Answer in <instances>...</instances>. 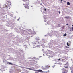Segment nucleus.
<instances>
[{
    "mask_svg": "<svg viewBox=\"0 0 73 73\" xmlns=\"http://www.w3.org/2000/svg\"><path fill=\"white\" fill-rule=\"evenodd\" d=\"M3 8H7L8 9H10V6H7L6 5H3Z\"/></svg>",
    "mask_w": 73,
    "mask_h": 73,
    "instance_id": "nucleus-1",
    "label": "nucleus"
},
{
    "mask_svg": "<svg viewBox=\"0 0 73 73\" xmlns=\"http://www.w3.org/2000/svg\"><path fill=\"white\" fill-rule=\"evenodd\" d=\"M37 72H42V73H47L48 72L42 71L41 70H38Z\"/></svg>",
    "mask_w": 73,
    "mask_h": 73,
    "instance_id": "nucleus-2",
    "label": "nucleus"
},
{
    "mask_svg": "<svg viewBox=\"0 0 73 73\" xmlns=\"http://www.w3.org/2000/svg\"><path fill=\"white\" fill-rule=\"evenodd\" d=\"M71 41H69L67 43V45L68 46H69V45H70L71 44Z\"/></svg>",
    "mask_w": 73,
    "mask_h": 73,
    "instance_id": "nucleus-3",
    "label": "nucleus"
},
{
    "mask_svg": "<svg viewBox=\"0 0 73 73\" xmlns=\"http://www.w3.org/2000/svg\"><path fill=\"white\" fill-rule=\"evenodd\" d=\"M50 66L49 65H47L46 67H45V68H44V69H48L49 68Z\"/></svg>",
    "mask_w": 73,
    "mask_h": 73,
    "instance_id": "nucleus-4",
    "label": "nucleus"
},
{
    "mask_svg": "<svg viewBox=\"0 0 73 73\" xmlns=\"http://www.w3.org/2000/svg\"><path fill=\"white\" fill-rule=\"evenodd\" d=\"M63 71L62 73H67V71L65 70V69H63Z\"/></svg>",
    "mask_w": 73,
    "mask_h": 73,
    "instance_id": "nucleus-5",
    "label": "nucleus"
},
{
    "mask_svg": "<svg viewBox=\"0 0 73 73\" xmlns=\"http://www.w3.org/2000/svg\"><path fill=\"white\" fill-rule=\"evenodd\" d=\"M25 8H27V9H29V7L27 5H25Z\"/></svg>",
    "mask_w": 73,
    "mask_h": 73,
    "instance_id": "nucleus-6",
    "label": "nucleus"
},
{
    "mask_svg": "<svg viewBox=\"0 0 73 73\" xmlns=\"http://www.w3.org/2000/svg\"><path fill=\"white\" fill-rule=\"evenodd\" d=\"M67 34L66 33L64 35H63V37H65V36H66Z\"/></svg>",
    "mask_w": 73,
    "mask_h": 73,
    "instance_id": "nucleus-7",
    "label": "nucleus"
},
{
    "mask_svg": "<svg viewBox=\"0 0 73 73\" xmlns=\"http://www.w3.org/2000/svg\"><path fill=\"white\" fill-rule=\"evenodd\" d=\"M67 5H70V3H69V2H68L67 3Z\"/></svg>",
    "mask_w": 73,
    "mask_h": 73,
    "instance_id": "nucleus-8",
    "label": "nucleus"
},
{
    "mask_svg": "<svg viewBox=\"0 0 73 73\" xmlns=\"http://www.w3.org/2000/svg\"><path fill=\"white\" fill-rule=\"evenodd\" d=\"M69 17H66L65 18H66V19H69Z\"/></svg>",
    "mask_w": 73,
    "mask_h": 73,
    "instance_id": "nucleus-9",
    "label": "nucleus"
},
{
    "mask_svg": "<svg viewBox=\"0 0 73 73\" xmlns=\"http://www.w3.org/2000/svg\"><path fill=\"white\" fill-rule=\"evenodd\" d=\"M9 65H13V64L11 63H9Z\"/></svg>",
    "mask_w": 73,
    "mask_h": 73,
    "instance_id": "nucleus-10",
    "label": "nucleus"
},
{
    "mask_svg": "<svg viewBox=\"0 0 73 73\" xmlns=\"http://www.w3.org/2000/svg\"><path fill=\"white\" fill-rule=\"evenodd\" d=\"M31 35H32L33 36V35H34V34L31 33Z\"/></svg>",
    "mask_w": 73,
    "mask_h": 73,
    "instance_id": "nucleus-11",
    "label": "nucleus"
},
{
    "mask_svg": "<svg viewBox=\"0 0 73 73\" xmlns=\"http://www.w3.org/2000/svg\"><path fill=\"white\" fill-rule=\"evenodd\" d=\"M20 18H19L18 19V20L19 21L20 20Z\"/></svg>",
    "mask_w": 73,
    "mask_h": 73,
    "instance_id": "nucleus-12",
    "label": "nucleus"
},
{
    "mask_svg": "<svg viewBox=\"0 0 73 73\" xmlns=\"http://www.w3.org/2000/svg\"><path fill=\"white\" fill-rule=\"evenodd\" d=\"M58 27H60V24L58 25Z\"/></svg>",
    "mask_w": 73,
    "mask_h": 73,
    "instance_id": "nucleus-13",
    "label": "nucleus"
},
{
    "mask_svg": "<svg viewBox=\"0 0 73 73\" xmlns=\"http://www.w3.org/2000/svg\"><path fill=\"white\" fill-rule=\"evenodd\" d=\"M66 48H69V47L66 46Z\"/></svg>",
    "mask_w": 73,
    "mask_h": 73,
    "instance_id": "nucleus-14",
    "label": "nucleus"
},
{
    "mask_svg": "<svg viewBox=\"0 0 73 73\" xmlns=\"http://www.w3.org/2000/svg\"><path fill=\"white\" fill-rule=\"evenodd\" d=\"M44 10H45L46 11V9H45Z\"/></svg>",
    "mask_w": 73,
    "mask_h": 73,
    "instance_id": "nucleus-15",
    "label": "nucleus"
},
{
    "mask_svg": "<svg viewBox=\"0 0 73 73\" xmlns=\"http://www.w3.org/2000/svg\"><path fill=\"white\" fill-rule=\"evenodd\" d=\"M26 69H30V68H26Z\"/></svg>",
    "mask_w": 73,
    "mask_h": 73,
    "instance_id": "nucleus-16",
    "label": "nucleus"
},
{
    "mask_svg": "<svg viewBox=\"0 0 73 73\" xmlns=\"http://www.w3.org/2000/svg\"><path fill=\"white\" fill-rule=\"evenodd\" d=\"M72 30L73 31V27H72Z\"/></svg>",
    "mask_w": 73,
    "mask_h": 73,
    "instance_id": "nucleus-17",
    "label": "nucleus"
},
{
    "mask_svg": "<svg viewBox=\"0 0 73 73\" xmlns=\"http://www.w3.org/2000/svg\"><path fill=\"white\" fill-rule=\"evenodd\" d=\"M66 25H68V24H66Z\"/></svg>",
    "mask_w": 73,
    "mask_h": 73,
    "instance_id": "nucleus-18",
    "label": "nucleus"
},
{
    "mask_svg": "<svg viewBox=\"0 0 73 73\" xmlns=\"http://www.w3.org/2000/svg\"><path fill=\"white\" fill-rule=\"evenodd\" d=\"M59 14H60V11H59Z\"/></svg>",
    "mask_w": 73,
    "mask_h": 73,
    "instance_id": "nucleus-19",
    "label": "nucleus"
},
{
    "mask_svg": "<svg viewBox=\"0 0 73 73\" xmlns=\"http://www.w3.org/2000/svg\"><path fill=\"white\" fill-rule=\"evenodd\" d=\"M23 1H24V0H22Z\"/></svg>",
    "mask_w": 73,
    "mask_h": 73,
    "instance_id": "nucleus-20",
    "label": "nucleus"
},
{
    "mask_svg": "<svg viewBox=\"0 0 73 73\" xmlns=\"http://www.w3.org/2000/svg\"><path fill=\"white\" fill-rule=\"evenodd\" d=\"M58 60H60V59H59Z\"/></svg>",
    "mask_w": 73,
    "mask_h": 73,
    "instance_id": "nucleus-21",
    "label": "nucleus"
},
{
    "mask_svg": "<svg viewBox=\"0 0 73 73\" xmlns=\"http://www.w3.org/2000/svg\"><path fill=\"white\" fill-rule=\"evenodd\" d=\"M62 0H61V1H62Z\"/></svg>",
    "mask_w": 73,
    "mask_h": 73,
    "instance_id": "nucleus-22",
    "label": "nucleus"
},
{
    "mask_svg": "<svg viewBox=\"0 0 73 73\" xmlns=\"http://www.w3.org/2000/svg\"><path fill=\"white\" fill-rule=\"evenodd\" d=\"M23 5H25V4H23Z\"/></svg>",
    "mask_w": 73,
    "mask_h": 73,
    "instance_id": "nucleus-23",
    "label": "nucleus"
}]
</instances>
